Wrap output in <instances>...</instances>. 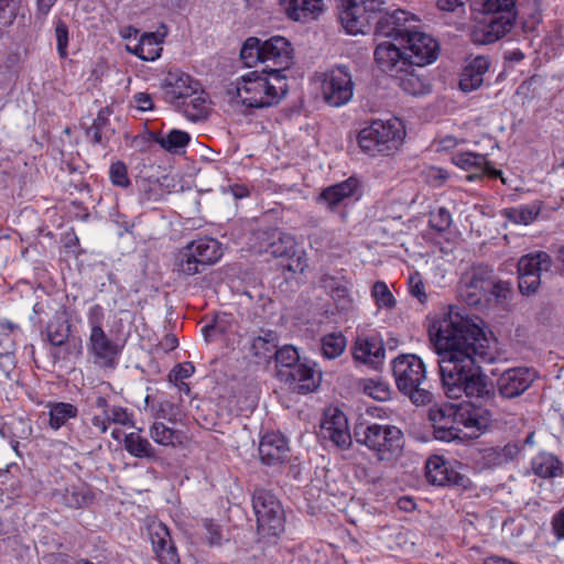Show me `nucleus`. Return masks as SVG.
I'll return each instance as SVG.
<instances>
[{
    "label": "nucleus",
    "instance_id": "obj_31",
    "mask_svg": "<svg viewBox=\"0 0 564 564\" xmlns=\"http://www.w3.org/2000/svg\"><path fill=\"white\" fill-rule=\"evenodd\" d=\"M531 468L540 478L549 479L564 475V464L557 456L547 452H540L531 460Z\"/></svg>",
    "mask_w": 564,
    "mask_h": 564
},
{
    "label": "nucleus",
    "instance_id": "obj_49",
    "mask_svg": "<svg viewBox=\"0 0 564 564\" xmlns=\"http://www.w3.org/2000/svg\"><path fill=\"white\" fill-rule=\"evenodd\" d=\"M517 3L518 0H485L484 10L488 14L508 15L510 13L517 20Z\"/></svg>",
    "mask_w": 564,
    "mask_h": 564
},
{
    "label": "nucleus",
    "instance_id": "obj_45",
    "mask_svg": "<svg viewBox=\"0 0 564 564\" xmlns=\"http://www.w3.org/2000/svg\"><path fill=\"white\" fill-rule=\"evenodd\" d=\"M240 58L248 67L258 62L262 63V41L253 36L248 37L240 50Z\"/></svg>",
    "mask_w": 564,
    "mask_h": 564
},
{
    "label": "nucleus",
    "instance_id": "obj_16",
    "mask_svg": "<svg viewBox=\"0 0 564 564\" xmlns=\"http://www.w3.org/2000/svg\"><path fill=\"white\" fill-rule=\"evenodd\" d=\"M87 351L93 357L95 365L113 369L118 365L121 349L104 329H100L89 332Z\"/></svg>",
    "mask_w": 564,
    "mask_h": 564
},
{
    "label": "nucleus",
    "instance_id": "obj_10",
    "mask_svg": "<svg viewBox=\"0 0 564 564\" xmlns=\"http://www.w3.org/2000/svg\"><path fill=\"white\" fill-rule=\"evenodd\" d=\"M414 66L390 56V80L406 95L424 96L431 91V85L426 77L416 73Z\"/></svg>",
    "mask_w": 564,
    "mask_h": 564
},
{
    "label": "nucleus",
    "instance_id": "obj_22",
    "mask_svg": "<svg viewBox=\"0 0 564 564\" xmlns=\"http://www.w3.org/2000/svg\"><path fill=\"white\" fill-rule=\"evenodd\" d=\"M338 19L344 30L351 35L364 34L369 28V15L357 0H340Z\"/></svg>",
    "mask_w": 564,
    "mask_h": 564
},
{
    "label": "nucleus",
    "instance_id": "obj_24",
    "mask_svg": "<svg viewBox=\"0 0 564 564\" xmlns=\"http://www.w3.org/2000/svg\"><path fill=\"white\" fill-rule=\"evenodd\" d=\"M289 454L286 438L280 433H267L259 444V455L263 464L274 466L283 463Z\"/></svg>",
    "mask_w": 564,
    "mask_h": 564
},
{
    "label": "nucleus",
    "instance_id": "obj_6",
    "mask_svg": "<svg viewBox=\"0 0 564 564\" xmlns=\"http://www.w3.org/2000/svg\"><path fill=\"white\" fill-rule=\"evenodd\" d=\"M223 257L221 243L214 238H199L183 247L176 254L178 273L191 276L215 264Z\"/></svg>",
    "mask_w": 564,
    "mask_h": 564
},
{
    "label": "nucleus",
    "instance_id": "obj_33",
    "mask_svg": "<svg viewBox=\"0 0 564 564\" xmlns=\"http://www.w3.org/2000/svg\"><path fill=\"white\" fill-rule=\"evenodd\" d=\"M151 137L164 151L172 154L183 153L191 141V135L187 132L177 129H172L166 133H152Z\"/></svg>",
    "mask_w": 564,
    "mask_h": 564
},
{
    "label": "nucleus",
    "instance_id": "obj_21",
    "mask_svg": "<svg viewBox=\"0 0 564 564\" xmlns=\"http://www.w3.org/2000/svg\"><path fill=\"white\" fill-rule=\"evenodd\" d=\"M360 149L370 156L384 154L388 150V127L380 119L373 120L358 134Z\"/></svg>",
    "mask_w": 564,
    "mask_h": 564
},
{
    "label": "nucleus",
    "instance_id": "obj_51",
    "mask_svg": "<svg viewBox=\"0 0 564 564\" xmlns=\"http://www.w3.org/2000/svg\"><path fill=\"white\" fill-rule=\"evenodd\" d=\"M54 34L56 40L57 52L62 58H65L68 55L67 46L69 40V32L67 24L63 20L57 19L54 21Z\"/></svg>",
    "mask_w": 564,
    "mask_h": 564
},
{
    "label": "nucleus",
    "instance_id": "obj_59",
    "mask_svg": "<svg viewBox=\"0 0 564 564\" xmlns=\"http://www.w3.org/2000/svg\"><path fill=\"white\" fill-rule=\"evenodd\" d=\"M153 552L155 554L156 560L161 564H178L180 563L177 550H176V546L174 545L173 541L170 542L169 545H164L163 547H160Z\"/></svg>",
    "mask_w": 564,
    "mask_h": 564
},
{
    "label": "nucleus",
    "instance_id": "obj_23",
    "mask_svg": "<svg viewBox=\"0 0 564 564\" xmlns=\"http://www.w3.org/2000/svg\"><path fill=\"white\" fill-rule=\"evenodd\" d=\"M386 357L384 344L381 338L376 335L358 337L354 347V358L361 361L373 369L383 366Z\"/></svg>",
    "mask_w": 564,
    "mask_h": 564
},
{
    "label": "nucleus",
    "instance_id": "obj_35",
    "mask_svg": "<svg viewBox=\"0 0 564 564\" xmlns=\"http://www.w3.org/2000/svg\"><path fill=\"white\" fill-rule=\"evenodd\" d=\"M48 425L52 430L57 431L64 426L70 419L78 415V409L68 402H47Z\"/></svg>",
    "mask_w": 564,
    "mask_h": 564
},
{
    "label": "nucleus",
    "instance_id": "obj_41",
    "mask_svg": "<svg viewBox=\"0 0 564 564\" xmlns=\"http://www.w3.org/2000/svg\"><path fill=\"white\" fill-rule=\"evenodd\" d=\"M151 438L162 446H176L181 444V433L174 429L166 426L162 422H154L150 427Z\"/></svg>",
    "mask_w": 564,
    "mask_h": 564
},
{
    "label": "nucleus",
    "instance_id": "obj_8",
    "mask_svg": "<svg viewBox=\"0 0 564 564\" xmlns=\"http://www.w3.org/2000/svg\"><path fill=\"white\" fill-rule=\"evenodd\" d=\"M324 101L332 107L346 105L354 95V82L346 66H335L321 75Z\"/></svg>",
    "mask_w": 564,
    "mask_h": 564
},
{
    "label": "nucleus",
    "instance_id": "obj_36",
    "mask_svg": "<svg viewBox=\"0 0 564 564\" xmlns=\"http://www.w3.org/2000/svg\"><path fill=\"white\" fill-rule=\"evenodd\" d=\"M365 11L371 15V20L377 19L375 28V40L388 36V12L383 6L386 0H360L359 2Z\"/></svg>",
    "mask_w": 564,
    "mask_h": 564
},
{
    "label": "nucleus",
    "instance_id": "obj_52",
    "mask_svg": "<svg viewBox=\"0 0 564 564\" xmlns=\"http://www.w3.org/2000/svg\"><path fill=\"white\" fill-rule=\"evenodd\" d=\"M390 150H399L406 137L405 123L402 119L394 117L390 119Z\"/></svg>",
    "mask_w": 564,
    "mask_h": 564
},
{
    "label": "nucleus",
    "instance_id": "obj_7",
    "mask_svg": "<svg viewBox=\"0 0 564 564\" xmlns=\"http://www.w3.org/2000/svg\"><path fill=\"white\" fill-rule=\"evenodd\" d=\"M252 508L257 517V530L261 538H276L284 530V513L278 498L267 489H256Z\"/></svg>",
    "mask_w": 564,
    "mask_h": 564
},
{
    "label": "nucleus",
    "instance_id": "obj_60",
    "mask_svg": "<svg viewBox=\"0 0 564 564\" xmlns=\"http://www.w3.org/2000/svg\"><path fill=\"white\" fill-rule=\"evenodd\" d=\"M410 293L415 296L421 303L425 302L427 296L422 275L415 271L409 275L408 279Z\"/></svg>",
    "mask_w": 564,
    "mask_h": 564
},
{
    "label": "nucleus",
    "instance_id": "obj_57",
    "mask_svg": "<svg viewBox=\"0 0 564 564\" xmlns=\"http://www.w3.org/2000/svg\"><path fill=\"white\" fill-rule=\"evenodd\" d=\"M404 448V437L400 429L390 425V460L401 457Z\"/></svg>",
    "mask_w": 564,
    "mask_h": 564
},
{
    "label": "nucleus",
    "instance_id": "obj_19",
    "mask_svg": "<svg viewBox=\"0 0 564 564\" xmlns=\"http://www.w3.org/2000/svg\"><path fill=\"white\" fill-rule=\"evenodd\" d=\"M319 434L322 438L330 441L339 448L345 449L351 445L348 420L339 409H329L325 412Z\"/></svg>",
    "mask_w": 564,
    "mask_h": 564
},
{
    "label": "nucleus",
    "instance_id": "obj_56",
    "mask_svg": "<svg viewBox=\"0 0 564 564\" xmlns=\"http://www.w3.org/2000/svg\"><path fill=\"white\" fill-rule=\"evenodd\" d=\"M20 0H0V29L12 24Z\"/></svg>",
    "mask_w": 564,
    "mask_h": 564
},
{
    "label": "nucleus",
    "instance_id": "obj_29",
    "mask_svg": "<svg viewBox=\"0 0 564 564\" xmlns=\"http://www.w3.org/2000/svg\"><path fill=\"white\" fill-rule=\"evenodd\" d=\"M359 181L356 177H349L344 182L326 187L318 199L325 203L328 208L334 209L346 198L351 197L358 189Z\"/></svg>",
    "mask_w": 564,
    "mask_h": 564
},
{
    "label": "nucleus",
    "instance_id": "obj_13",
    "mask_svg": "<svg viewBox=\"0 0 564 564\" xmlns=\"http://www.w3.org/2000/svg\"><path fill=\"white\" fill-rule=\"evenodd\" d=\"M272 241L265 249L275 258H288L290 262L286 268L293 273H303L307 267V258L304 251L297 250L294 236L282 231H274L271 235Z\"/></svg>",
    "mask_w": 564,
    "mask_h": 564
},
{
    "label": "nucleus",
    "instance_id": "obj_55",
    "mask_svg": "<svg viewBox=\"0 0 564 564\" xmlns=\"http://www.w3.org/2000/svg\"><path fill=\"white\" fill-rule=\"evenodd\" d=\"M359 387L362 389L365 394L377 401L384 402L388 400V387L383 383H378L371 379H364L360 381Z\"/></svg>",
    "mask_w": 564,
    "mask_h": 564
},
{
    "label": "nucleus",
    "instance_id": "obj_54",
    "mask_svg": "<svg viewBox=\"0 0 564 564\" xmlns=\"http://www.w3.org/2000/svg\"><path fill=\"white\" fill-rule=\"evenodd\" d=\"M430 226L438 232L447 230L452 224L451 213L445 207H438L430 214Z\"/></svg>",
    "mask_w": 564,
    "mask_h": 564
},
{
    "label": "nucleus",
    "instance_id": "obj_11",
    "mask_svg": "<svg viewBox=\"0 0 564 564\" xmlns=\"http://www.w3.org/2000/svg\"><path fill=\"white\" fill-rule=\"evenodd\" d=\"M316 364L301 362L289 369H279V378L296 393L306 394L315 391L322 380V372L317 370Z\"/></svg>",
    "mask_w": 564,
    "mask_h": 564
},
{
    "label": "nucleus",
    "instance_id": "obj_17",
    "mask_svg": "<svg viewBox=\"0 0 564 564\" xmlns=\"http://www.w3.org/2000/svg\"><path fill=\"white\" fill-rule=\"evenodd\" d=\"M516 21L510 13L492 14L474 28L471 40L475 44H492L506 36L513 29Z\"/></svg>",
    "mask_w": 564,
    "mask_h": 564
},
{
    "label": "nucleus",
    "instance_id": "obj_63",
    "mask_svg": "<svg viewBox=\"0 0 564 564\" xmlns=\"http://www.w3.org/2000/svg\"><path fill=\"white\" fill-rule=\"evenodd\" d=\"M551 530L557 541H564V506L552 516Z\"/></svg>",
    "mask_w": 564,
    "mask_h": 564
},
{
    "label": "nucleus",
    "instance_id": "obj_50",
    "mask_svg": "<svg viewBox=\"0 0 564 564\" xmlns=\"http://www.w3.org/2000/svg\"><path fill=\"white\" fill-rule=\"evenodd\" d=\"M274 358L280 369H289L297 366L300 362V355L295 347L285 345L274 351Z\"/></svg>",
    "mask_w": 564,
    "mask_h": 564
},
{
    "label": "nucleus",
    "instance_id": "obj_64",
    "mask_svg": "<svg viewBox=\"0 0 564 564\" xmlns=\"http://www.w3.org/2000/svg\"><path fill=\"white\" fill-rule=\"evenodd\" d=\"M448 177V172L443 167L431 166L426 170V178L435 187L442 186Z\"/></svg>",
    "mask_w": 564,
    "mask_h": 564
},
{
    "label": "nucleus",
    "instance_id": "obj_25",
    "mask_svg": "<svg viewBox=\"0 0 564 564\" xmlns=\"http://www.w3.org/2000/svg\"><path fill=\"white\" fill-rule=\"evenodd\" d=\"M285 14L293 21L316 20L325 9L324 0H281Z\"/></svg>",
    "mask_w": 564,
    "mask_h": 564
},
{
    "label": "nucleus",
    "instance_id": "obj_47",
    "mask_svg": "<svg viewBox=\"0 0 564 564\" xmlns=\"http://www.w3.org/2000/svg\"><path fill=\"white\" fill-rule=\"evenodd\" d=\"M148 532L152 544V550L155 551L172 542L169 528L158 521H153L148 525Z\"/></svg>",
    "mask_w": 564,
    "mask_h": 564
},
{
    "label": "nucleus",
    "instance_id": "obj_53",
    "mask_svg": "<svg viewBox=\"0 0 564 564\" xmlns=\"http://www.w3.org/2000/svg\"><path fill=\"white\" fill-rule=\"evenodd\" d=\"M109 178L115 186L126 188L131 184L127 165L122 161H116L110 165Z\"/></svg>",
    "mask_w": 564,
    "mask_h": 564
},
{
    "label": "nucleus",
    "instance_id": "obj_20",
    "mask_svg": "<svg viewBox=\"0 0 564 564\" xmlns=\"http://www.w3.org/2000/svg\"><path fill=\"white\" fill-rule=\"evenodd\" d=\"M534 381V372L527 367H517L503 371L497 387L503 398H516L527 391Z\"/></svg>",
    "mask_w": 564,
    "mask_h": 564
},
{
    "label": "nucleus",
    "instance_id": "obj_46",
    "mask_svg": "<svg viewBox=\"0 0 564 564\" xmlns=\"http://www.w3.org/2000/svg\"><path fill=\"white\" fill-rule=\"evenodd\" d=\"M490 285L487 289L486 304L502 303L510 297L511 284L507 281H496L490 269Z\"/></svg>",
    "mask_w": 564,
    "mask_h": 564
},
{
    "label": "nucleus",
    "instance_id": "obj_39",
    "mask_svg": "<svg viewBox=\"0 0 564 564\" xmlns=\"http://www.w3.org/2000/svg\"><path fill=\"white\" fill-rule=\"evenodd\" d=\"M126 451L138 458H155L156 453L151 443L139 433H129L124 437Z\"/></svg>",
    "mask_w": 564,
    "mask_h": 564
},
{
    "label": "nucleus",
    "instance_id": "obj_48",
    "mask_svg": "<svg viewBox=\"0 0 564 564\" xmlns=\"http://www.w3.org/2000/svg\"><path fill=\"white\" fill-rule=\"evenodd\" d=\"M539 213V208L525 205L508 209L506 216L514 224L529 225L536 219Z\"/></svg>",
    "mask_w": 564,
    "mask_h": 564
},
{
    "label": "nucleus",
    "instance_id": "obj_9",
    "mask_svg": "<svg viewBox=\"0 0 564 564\" xmlns=\"http://www.w3.org/2000/svg\"><path fill=\"white\" fill-rule=\"evenodd\" d=\"M552 267L551 257L544 251L522 256L518 261L519 290L524 295L535 293L541 284V273Z\"/></svg>",
    "mask_w": 564,
    "mask_h": 564
},
{
    "label": "nucleus",
    "instance_id": "obj_34",
    "mask_svg": "<svg viewBox=\"0 0 564 564\" xmlns=\"http://www.w3.org/2000/svg\"><path fill=\"white\" fill-rule=\"evenodd\" d=\"M364 443L373 451L379 460L386 458L388 452V425L371 424L364 432Z\"/></svg>",
    "mask_w": 564,
    "mask_h": 564
},
{
    "label": "nucleus",
    "instance_id": "obj_2",
    "mask_svg": "<svg viewBox=\"0 0 564 564\" xmlns=\"http://www.w3.org/2000/svg\"><path fill=\"white\" fill-rule=\"evenodd\" d=\"M434 437L443 442L456 438H476L485 433L491 423V413L482 405L466 401L443 403L429 410Z\"/></svg>",
    "mask_w": 564,
    "mask_h": 564
},
{
    "label": "nucleus",
    "instance_id": "obj_27",
    "mask_svg": "<svg viewBox=\"0 0 564 564\" xmlns=\"http://www.w3.org/2000/svg\"><path fill=\"white\" fill-rule=\"evenodd\" d=\"M165 35L166 30L163 32L144 33L134 45L128 44L127 51L143 61H155L161 56Z\"/></svg>",
    "mask_w": 564,
    "mask_h": 564
},
{
    "label": "nucleus",
    "instance_id": "obj_40",
    "mask_svg": "<svg viewBox=\"0 0 564 564\" xmlns=\"http://www.w3.org/2000/svg\"><path fill=\"white\" fill-rule=\"evenodd\" d=\"M70 334V324L68 321L54 316L46 326V336L53 346H63Z\"/></svg>",
    "mask_w": 564,
    "mask_h": 564
},
{
    "label": "nucleus",
    "instance_id": "obj_14",
    "mask_svg": "<svg viewBox=\"0 0 564 564\" xmlns=\"http://www.w3.org/2000/svg\"><path fill=\"white\" fill-rule=\"evenodd\" d=\"M293 47L290 41L283 36L275 35L262 41V64H267L263 68L267 72L283 75L292 64Z\"/></svg>",
    "mask_w": 564,
    "mask_h": 564
},
{
    "label": "nucleus",
    "instance_id": "obj_12",
    "mask_svg": "<svg viewBox=\"0 0 564 564\" xmlns=\"http://www.w3.org/2000/svg\"><path fill=\"white\" fill-rule=\"evenodd\" d=\"M490 269L475 267L463 275L459 286V299L469 306H478L486 303L487 289L490 285Z\"/></svg>",
    "mask_w": 564,
    "mask_h": 564
},
{
    "label": "nucleus",
    "instance_id": "obj_15",
    "mask_svg": "<svg viewBox=\"0 0 564 564\" xmlns=\"http://www.w3.org/2000/svg\"><path fill=\"white\" fill-rule=\"evenodd\" d=\"M426 480L434 486H457L467 488L470 484L468 477L459 473L454 465L443 457L431 456L425 464Z\"/></svg>",
    "mask_w": 564,
    "mask_h": 564
},
{
    "label": "nucleus",
    "instance_id": "obj_38",
    "mask_svg": "<svg viewBox=\"0 0 564 564\" xmlns=\"http://www.w3.org/2000/svg\"><path fill=\"white\" fill-rule=\"evenodd\" d=\"M177 107L194 122L205 119L208 115L207 98L202 88L191 98L182 100Z\"/></svg>",
    "mask_w": 564,
    "mask_h": 564
},
{
    "label": "nucleus",
    "instance_id": "obj_43",
    "mask_svg": "<svg viewBox=\"0 0 564 564\" xmlns=\"http://www.w3.org/2000/svg\"><path fill=\"white\" fill-rule=\"evenodd\" d=\"M542 0H518V15L527 17L523 21V29L533 30L534 24L540 22Z\"/></svg>",
    "mask_w": 564,
    "mask_h": 564
},
{
    "label": "nucleus",
    "instance_id": "obj_62",
    "mask_svg": "<svg viewBox=\"0 0 564 564\" xmlns=\"http://www.w3.org/2000/svg\"><path fill=\"white\" fill-rule=\"evenodd\" d=\"M195 371V367L192 362H183L176 365L170 372L169 378L170 380L178 381L183 379H187L191 376H193Z\"/></svg>",
    "mask_w": 564,
    "mask_h": 564
},
{
    "label": "nucleus",
    "instance_id": "obj_5",
    "mask_svg": "<svg viewBox=\"0 0 564 564\" xmlns=\"http://www.w3.org/2000/svg\"><path fill=\"white\" fill-rule=\"evenodd\" d=\"M440 55V44L432 35L415 29L397 43H390V56L419 67L434 63Z\"/></svg>",
    "mask_w": 564,
    "mask_h": 564
},
{
    "label": "nucleus",
    "instance_id": "obj_1",
    "mask_svg": "<svg viewBox=\"0 0 564 564\" xmlns=\"http://www.w3.org/2000/svg\"><path fill=\"white\" fill-rule=\"evenodd\" d=\"M429 335L440 356L438 367L445 394H463L488 401L494 391L480 371V362H491L494 352L484 329L471 318L451 308L429 324Z\"/></svg>",
    "mask_w": 564,
    "mask_h": 564
},
{
    "label": "nucleus",
    "instance_id": "obj_30",
    "mask_svg": "<svg viewBox=\"0 0 564 564\" xmlns=\"http://www.w3.org/2000/svg\"><path fill=\"white\" fill-rule=\"evenodd\" d=\"M110 115L111 110L108 107L101 108L94 119L93 124L86 129V137L93 144L106 147L113 135L115 130L110 124Z\"/></svg>",
    "mask_w": 564,
    "mask_h": 564
},
{
    "label": "nucleus",
    "instance_id": "obj_42",
    "mask_svg": "<svg viewBox=\"0 0 564 564\" xmlns=\"http://www.w3.org/2000/svg\"><path fill=\"white\" fill-rule=\"evenodd\" d=\"M275 350L276 335L272 330H268L262 336H258L252 339L251 351L259 358H271Z\"/></svg>",
    "mask_w": 564,
    "mask_h": 564
},
{
    "label": "nucleus",
    "instance_id": "obj_3",
    "mask_svg": "<svg viewBox=\"0 0 564 564\" xmlns=\"http://www.w3.org/2000/svg\"><path fill=\"white\" fill-rule=\"evenodd\" d=\"M227 93L237 97L248 108H267L278 105L288 93L285 75L262 69L250 70L231 83Z\"/></svg>",
    "mask_w": 564,
    "mask_h": 564
},
{
    "label": "nucleus",
    "instance_id": "obj_58",
    "mask_svg": "<svg viewBox=\"0 0 564 564\" xmlns=\"http://www.w3.org/2000/svg\"><path fill=\"white\" fill-rule=\"evenodd\" d=\"M153 552L155 554L156 560L161 564H178L180 563L177 550H176V546L174 545L173 541L170 542L169 545H164L163 547H160Z\"/></svg>",
    "mask_w": 564,
    "mask_h": 564
},
{
    "label": "nucleus",
    "instance_id": "obj_32",
    "mask_svg": "<svg viewBox=\"0 0 564 564\" xmlns=\"http://www.w3.org/2000/svg\"><path fill=\"white\" fill-rule=\"evenodd\" d=\"M419 19L401 9L390 13V43H399L403 36L417 29Z\"/></svg>",
    "mask_w": 564,
    "mask_h": 564
},
{
    "label": "nucleus",
    "instance_id": "obj_61",
    "mask_svg": "<svg viewBox=\"0 0 564 564\" xmlns=\"http://www.w3.org/2000/svg\"><path fill=\"white\" fill-rule=\"evenodd\" d=\"M104 319H105V311L101 305L94 304L88 308L87 322H88L90 332L104 329L102 328Z\"/></svg>",
    "mask_w": 564,
    "mask_h": 564
},
{
    "label": "nucleus",
    "instance_id": "obj_18",
    "mask_svg": "<svg viewBox=\"0 0 564 564\" xmlns=\"http://www.w3.org/2000/svg\"><path fill=\"white\" fill-rule=\"evenodd\" d=\"M162 88L164 99L170 104L178 106L182 100L188 99L198 93L200 84L188 74L176 69L166 74Z\"/></svg>",
    "mask_w": 564,
    "mask_h": 564
},
{
    "label": "nucleus",
    "instance_id": "obj_37",
    "mask_svg": "<svg viewBox=\"0 0 564 564\" xmlns=\"http://www.w3.org/2000/svg\"><path fill=\"white\" fill-rule=\"evenodd\" d=\"M94 498L91 489L86 484L67 487L62 495L63 503L72 509L87 507Z\"/></svg>",
    "mask_w": 564,
    "mask_h": 564
},
{
    "label": "nucleus",
    "instance_id": "obj_4",
    "mask_svg": "<svg viewBox=\"0 0 564 564\" xmlns=\"http://www.w3.org/2000/svg\"><path fill=\"white\" fill-rule=\"evenodd\" d=\"M392 373L398 390L417 406L432 402L433 393L425 387L426 369L415 355H401L392 361Z\"/></svg>",
    "mask_w": 564,
    "mask_h": 564
},
{
    "label": "nucleus",
    "instance_id": "obj_28",
    "mask_svg": "<svg viewBox=\"0 0 564 564\" xmlns=\"http://www.w3.org/2000/svg\"><path fill=\"white\" fill-rule=\"evenodd\" d=\"M452 163L465 171L475 170L485 173L489 177H501L502 172L495 169L485 154L475 152H459L452 156Z\"/></svg>",
    "mask_w": 564,
    "mask_h": 564
},
{
    "label": "nucleus",
    "instance_id": "obj_26",
    "mask_svg": "<svg viewBox=\"0 0 564 564\" xmlns=\"http://www.w3.org/2000/svg\"><path fill=\"white\" fill-rule=\"evenodd\" d=\"M490 61L485 55H478L469 61L459 78V88L464 93L478 89L484 83V75L489 70Z\"/></svg>",
    "mask_w": 564,
    "mask_h": 564
},
{
    "label": "nucleus",
    "instance_id": "obj_44",
    "mask_svg": "<svg viewBox=\"0 0 564 564\" xmlns=\"http://www.w3.org/2000/svg\"><path fill=\"white\" fill-rule=\"evenodd\" d=\"M346 347V339L341 334H327L321 340L322 355L327 359L340 356Z\"/></svg>",
    "mask_w": 564,
    "mask_h": 564
}]
</instances>
